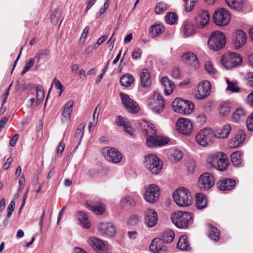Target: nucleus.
Returning <instances> with one entry per match:
<instances>
[{"mask_svg":"<svg viewBox=\"0 0 253 253\" xmlns=\"http://www.w3.org/2000/svg\"><path fill=\"white\" fill-rule=\"evenodd\" d=\"M116 123L118 126H122L124 127L126 126H127L130 122L126 118L119 115L116 120Z\"/></svg>","mask_w":253,"mask_h":253,"instance_id":"603ef678","label":"nucleus"},{"mask_svg":"<svg viewBox=\"0 0 253 253\" xmlns=\"http://www.w3.org/2000/svg\"><path fill=\"white\" fill-rule=\"evenodd\" d=\"M139 129L144 134L148 135L156 134L157 130L154 125L146 121L142 120L139 123Z\"/></svg>","mask_w":253,"mask_h":253,"instance_id":"4be33fe9","label":"nucleus"},{"mask_svg":"<svg viewBox=\"0 0 253 253\" xmlns=\"http://www.w3.org/2000/svg\"><path fill=\"white\" fill-rule=\"evenodd\" d=\"M231 130V126L229 124L224 125L221 128L216 130L214 134L215 137L224 139L228 136Z\"/></svg>","mask_w":253,"mask_h":253,"instance_id":"2f4dec72","label":"nucleus"},{"mask_svg":"<svg viewBox=\"0 0 253 253\" xmlns=\"http://www.w3.org/2000/svg\"><path fill=\"white\" fill-rule=\"evenodd\" d=\"M215 135L210 128H204L199 131L195 137L196 143L204 147L211 146L213 142Z\"/></svg>","mask_w":253,"mask_h":253,"instance_id":"f03ea898","label":"nucleus"},{"mask_svg":"<svg viewBox=\"0 0 253 253\" xmlns=\"http://www.w3.org/2000/svg\"><path fill=\"white\" fill-rule=\"evenodd\" d=\"M185 9L187 11H190L194 7L197 0H184Z\"/></svg>","mask_w":253,"mask_h":253,"instance_id":"e2e57ef3","label":"nucleus"},{"mask_svg":"<svg viewBox=\"0 0 253 253\" xmlns=\"http://www.w3.org/2000/svg\"><path fill=\"white\" fill-rule=\"evenodd\" d=\"M134 78L130 74H126L120 78V84L124 86H129L133 83Z\"/></svg>","mask_w":253,"mask_h":253,"instance_id":"a18cd8bd","label":"nucleus"},{"mask_svg":"<svg viewBox=\"0 0 253 253\" xmlns=\"http://www.w3.org/2000/svg\"><path fill=\"white\" fill-rule=\"evenodd\" d=\"M225 81L227 84V86L226 89L227 91H230L231 92H239L240 88L237 85L236 82L230 81L228 78H226Z\"/></svg>","mask_w":253,"mask_h":253,"instance_id":"49530a36","label":"nucleus"},{"mask_svg":"<svg viewBox=\"0 0 253 253\" xmlns=\"http://www.w3.org/2000/svg\"><path fill=\"white\" fill-rule=\"evenodd\" d=\"M85 205L88 209L97 214H102L105 210L104 205L101 204H95L87 201Z\"/></svg>","mask_w":253,"mask_h":253,"instance_id":"c756f323","label":"nucleus"},{"mask_svg":"<svg viewBox=\"0 0 253 253\" xmlns=\"http://www.w3.org/2000/svg\"><path fill=\"white\" fill-rule=\"evenodd\" d=\"M169 5L164 2H159L155 7V12L157 14H162L163 12L166 11Z\"/></svg>","mask_w":253,"mask_h":253,"instance_id":"09e8293b","label":"nucleus"},{"mask_svg":"<svg viewBox=\"0 0 253 253\" xmlns=\"http://www.w3.org/2000/svg\"><path fill=\"white\" fill-rule=\"evenodd\" d=\"M169 141V139L167 137L158 136L155 134L147 137L146 144L149 147L162 146L167 144Z\"/></svg>","mask_w":253,"mask_h":253,"instance_id":"6ab92c4d","label":"nucleus"},{"mask_svg":"<svg viewBox=\"0 0 253 253\" xmlns=\"http://www.w3.org/2000/svg\"><path fill=\"white\" fill-rule=\"evenodd\" d=\"M15 207V202L14 200H12L7 208V215L6 217L9 218L11 217L12 213H13Z\"/></svg>","mask_w":253,"mask_h":253,"instance_id":"052dcab7","label":"nucleus"},{"mask_svg":"<svg viewBox=\"0 0 253 253\" xmlns=\"http://www.w3.org/2000/svg\"><path fill=\"white\" fill-rule=\"evenodd\" d=\"M209 236L212 240L217 241L220 236V231L216 227L209 225Z\"/></svg>","mask_w":253,"mask_h":253,"instance_id":"a19ab883","label":"nucleus"},{"mask_svg":"<svg viewBox=\"0 0 253 253\" xmlns=\"http://www.w3.org/2000/svg\"><path fill=\"white\" fill-rule=\"evenodd\" d=\"M196 207L198 209L202 210L207 206V199L206 196L202 193H197L196 195Z\"/></svg>","mask_w":253,"mask_h":253,"instance_id":"4c0bfd02","label":"nucleus"},{"mask_svg":"<svg viewBox=\"0 0 253 253\" xmlns=\"http://www.w3.org/2000/svg\"><path fill=\"white\" fill-rule=\"evenodd\" d=\"M183 154L179 150H174L169 157L171 161L176 162L180 161L182 158Z\"/></svg>","mask_w":253,"mask_h":253,"instance_id":"8fccbe9b","label":"nucleus"},{"mask_svg":"<svg viewBox=\"0 0 253 253\" xmlns=\"http://www.w3.org/2000/svg\"><path fill=\"white\" fill-rule=\"evenodd\" d=\"M142 51L139 48H136L134 49L132 53V57L136 59L140 58L141 56Z\"/></svg>","mask_w":253,"mask_h":253,"instance_id":"338daca9","label":"nucleus"},{"mask_svg":"<svg viewBox=\"0 0 253 253\" xmlns=\"http://www.w3.org/2000/svg\"><path fill=\"white\" fill-rule=\"evenodd\" d=\"M97 229L100 234L107 237H113L116 232L113 224L109 222L100 223L97 226Z\"/></svg>","mask_w":253,"mask_h":253,"instance_id":"aec40b11","label":"nucleus"},{"mask_svg":"<svg viewBox=\"0 0 253 253\" xmlns=\"http://www.w3.org/2000/svg\"><path fill=\"white\" fill-rule=\"evenodd\" d=\"M205 67L206 71L211 74H215L217 73V70L214 67L212 63L210 61H207L205 64Z\"/></svg>","mask_w":253,"mask_h":253,"instance_id":"13d9d810","label":"nucleus"},{"mask_svg":"<svg viewBox=\"0 0 253 253\" xmlns=\"http://www.w3.org/2000/svg\"><path fill=\"white\" fill-rule=\"evenodd\" d=\"M234 180L230 178H224L217 183L218 189L221 191H230L233 189L236 185Z\"/></svg>","mask_w":253,"mask_h":253,"instance_id":"393cba45","label":"nucleus"},{"mask_svg":"<svg viewBox=\"0 0 253 253\" xmlns=\"http://www.w3.org/2000/svg\"><path fill=\"white\" fill-rule=\"evenodd\" d=\"M149 249L153 253H167L168 252L167 246L159 238H156L152 241Z\"/></svg>","mask_w":253,"mask_h":253,"instance_id":"a211bd4d","label":"nucleus"},{"mask_svg":"<svg viewBox=\"0 0 253 253\" xmlns=\"http://www.w3.org/2000/svg\"><path fill=\"white\" fill-rule=\"evenodd\" d=\"M84 125L83 124L80 125L76 131L75 136L78 137L79 136V141L78 143V145H79L81 143V142L83 138L84 134Z\"/></svg>","mask_w":253,"mask_h":253,"instance_id":"5fc2aeb1","label":"nucleus"},{"mask_svg":"<svg viewBox=\"0 0 253 253\" xmlns=\"http://www.w3.org/2000/svg\"><path fill=\"white\" fill-rule=\"evenodd\" d=\"M177 19L176 14L173 12H169L165 16V20L166 22L170 25L174 24Z\"/></svg>","mask_w":253,"mask_h":253,"instance_id":"864d4df0","label":"nucleus"},{"mask_svg":"<svg viewBox=\"0 0 253 253\" xmlns=\"http://www.w3.org/2000/svg\"><path fill=\"white\" fill-rule=\"evenodd\" d=\"M226 4L231 8L240 10L241 9L243 4L244 0H225Z\"/></svg>","mask_w":253,"mask_h":253,"instance_id":"79ce46f5","label":"nucleus"},{"mask_svg":"<svg viewBox=\"0 0 253 253\" xmlns=\"http://www.w3.org/2000/svg\"><path fill=\"white\" fill-rule=\"evenodd\" d=\"M176 129L178 131L183 135L190 134L193 129V123L188 119L180 118L176 123Z\"/></svg>","mask_w":253,"mask_h":253,"instance_id":"9b49d317","label":"nucleus"},{"mask_svg":"<svg viewBox=\"0 0 253 253\" xmlns=\"http://www.w3.org/2000/svg\"><path fill=\"white\" fill-rule=\"evenodd\" d=\"M177 248L182 251L190 250V247L186 235H182L179 238Z\"/></svg>","mask_w":253,"mask_h":253,"instance_id":"ea45409f","label":"nucleus"},{"mask_svg":"<svg viewBox=\"0 0 253 253\" xmlns=\"http://www.w3.org/2000/svg\"><path fill=\"white\" fill-rule=\"evenodd\" d=\"M211 85L208 81H203L197 85V90L194 94L198 100H202L207 98L211 92Z\"/></svg>","mask_w":253,"mask_h":253,"instance_id":"9d476101","label":"nucleus"},{"mask_svg":"<svg viewBox=\"0 0 253 253\" xmlns=\"http://www.w3.org/2000/svg\"><path fill=\"white\" fill-rule=\"evenodd\" d=\"M160 191L159 187L155 184H149L145 187L143 198L147 202L153 204L159 199Z\"/></svg>","mask_w":253,"mask_h":253,"instance_id":"6e6552de","label":"nucleus"},{"mask_svg":"<svg viewBox=\"0 0 253 253\" xmlns=\"http://www.w3.org/2000/svg\"><path fill=\"white\" fill-rule=\"evenodd\" d=\"M226 43V38L223 33L219 31L212 32L208 44L209 47L213 50L218 51L222 48Z\"/></svg>","mask_w":253,"mask_h":253,"instance_id":"39448f33","label":"nucleus"},{"mask_svg":"<svg viewBox=\"0 0 253 253\" xmlns=\"http://www.w3.org/2000/svg\"><path fill=\"white\" fill-rule=\"evenodd\" d=\"M219 154L216 169L223 171L227 169L229 165V160L227 156L223 152H219Z\"/></svg>","mask_w":253,"mask_h":253,"instance_id":"cd10ccee","label":"nucleus"},{"mask_svg":"<svg viewBox=\"0 0 253 253\" xmlns=\"http://www.w3.org/2000/svg\"><path fill=\"white\" fill-rule=\"evenodd\" d=\"M140 79L141 84L143 87H149L151 84L152 81L148 69H143L142 70L140 74Z\"/></svg>","mask_w":253,"mask_h":253,"instance_id":"f704fd0d","label":"nucleus"},{"mask_svg":"<svg viewBox=\"0 0 253 253\" xmlns=\"http://www.w3.org/2000/svg\"><path fill=\"white\" fill-rule=\"evenodd\" d=\"M246 138V134L243 130H239L237 134L233 137L229 142L230 147L236 148L240 146L244 142Z\"/></svg>","mask_w":253,"mask_h":253,"instance_id":"bb28decb","label":"nucleus"},{"mask_svg":"<svg viewBox=\"0 0 253 253\" xmlns=\"http://www.w3.org/2000/svg\"><path fill=\"white\" fill-rule=\"evenodd\" d=\"M164 31V27L161 24H155L152 25L149 30V35L152 38L158 36Z\"/></svg>","mask_w":253,"mask_h":253,"instance_id":"72a5a7b5","label":"nucleus"},{"mask_svg":"<svg viewBox=\"0 0 253 253\" xmlns=\"http://www.w3.org/2000/svg\"><path fill=\"white\" fill-rule=\"evenodd\" d=\"M182 60L186 64L197 68L199 67V62L196 55L193 52H188L182 56Z\"/></svg>","mask_w":253,"mask_h":253,"instance_id":"a878e982","label":"nucleus"},{"mask_svg":"<svg viewBox=\"0 0 253 253\" xmlns=\"http://www.w3.org/2000/svg\"><path fill=\"white\" fill-rule=\"evenodd\" d=\"M74 104V101L71 100L64 105L61 118L62 122H67L70 120Z\"/></svg>","mask_w":253,"mask_h":253,"instance_id":"5701e85b","label":"nucleus"},{"mask_svg":"<svg viewBox=\"0 0 253 253\" xmlns=\"http://www.w3.org/2000/svg\"><path fill=\"white\" fill-rule=\"evenodd\" d=\"M122 204H127L131 207H134L136 205V202L133 198L130 195H127L122 198L120 201Z\"/></svg>","mask_w":253,"mask_h":253,"instance_id":"3c124183","label":"nucleus"},{"mask_svg":"<svg viewBox=\"0 0 253 253\" xmlns=\"http://www.w3.org/2000/svg\"><path fill=\"white\" fill-rule=\"evenodd\" d=\"M176 205L180 207H187L193 203V197L190 192L184 187H180L175 191L172 195Z\"/></svg>","mask_w":253,"mask_h":253,"instance_id":"f257e3e1","label":"nucleus"},{"mask_svg":"<svg viewBox=\"0 0 253 253\" xmlns=\"http://www.w3.org/2000/svg\"><path fill=\"white\" fill-rule=\"evenodd\" d=\"M61 16L60 12L57 10H55L50 15L51 22L53 25H56L58 22Z\"/></svg>","mask_w":253,"mask_h":253,"instance_id":"4d7b16f0","label":"nucleus"},{"mask_svg":"<svg viewBox=\"0 0 253 253\" xmlns=\"http://www.w3.org/2000/svg\"><path fill=\"white\" fill-rule=\"evenodd\" d=\"M35 59L34 58L33 59H29L26 61L24 68L21 73L22 75H23L25 73H26L34 66L35 63Z\"/></svg>","mask_w":253,"mask_h":253,"instance_id":"bf43d9fd","label":"nucleus"},{"mask_svg":"<svg viewBox=\"0 0 253 253\" xmlns=\"http://www.w3.org/2000/svg\"><path fill=\"white\" fill-rule=\"evenodd\" d=\"M145 223L149 227L155 226L158 222L157 212L153 209H148L145 213Z\"/></svg>","mask_w":253,"mask_h":253,"instance_id":"412c9836","label":"nucleus"},{"mask_svg":"<svg viewBox=\"0 0 253 253\" xmlns=\"http://www.w3.org/2000/svg\"><path fill=\"white\" fill-rule=\"evenodd\" d=\"M174 238V233L173 231L171 230H168L165 231L160 239L164 241V243H170L172 242Z\"/></svg>","mask_w":253,"mask_h":253,"instance_id":"37998d69","label":"nucleus"},{"mask_svg":"<svg viewBox=\"0 0 253 253\" xmlns=\"http://www.w3.org/2000/svg\"><path fill=\"white\" fill-rule=\"evenodd\" d=\"M146 169L152 174H157L162 170L163 164L159 157L154 154H149L145 157L144 162Z\"/></svg>","mask_w":253,"mask_h":253,"instance_id":"7ed1b4c3","label":"nucleus"},{"mask_svg":"<svg viewBox=\"0 0 253 253\" xmlns=\"http://www.w3.org/2000/svg\"><path fill=\"white\" fill-rule=\"evenodd\" d=\"M213 19L215 25L225 26L229 23L231 16L228 10L224 8H219L214 11Z\"/></svg>","mask_w":253,"mask_h":253,"instance_id":"1a4fd4ad","label":"nucleus"},{"mask_svg":"<svg viewBox=\"0 0 253 253\" xmlns=\"http://www.w3.org/2000/svg\"><path fill=\"white\" fill-rule=\"evenodd\" d=\"M120 95L122 104L128 112L134 114L139 111V107L137 103L130 98L127 94L121 92Z\"/></svg>","mask_w":253,"mask_h":253,"instance_id":"ddd939ff","label":"nucleus"},{"mask_svg":"<svg viewBox=\"0 0 253 253\" xmlns=\"http://www.w3.org/2000/svg\"><path fill=\"white\" fill-rule=\"evenodd\" d=\"M183 32L185 37L193 35L195 33V26L189 21H185L183 24Z\"/></svg>","mask_w":253,"mask_h":253,"instance_id":"473e14b6","label":"nucleus"},{"mask_svg":"<svg viewBox=\"0 0 253 253\" xmlns=\"http://www.w3.org/2000/svg\"><path fill=\"white\" fill-rule=\"evenodd\" d=\"M246 115V111L242 108H238L233 112L232 120L235 123H239L243 121Z\"/></svg>","mask_w":253,"mask_h":253,"instance_id":"58836bf2","label":"nucleus"},{"mask_svg":"<svg viewBox=\"0 0 253 253\" xmlns=\"http://www.w3.org/2000/svg\"><path fill=\"white\" fill-rule=\"evenodd\" d=\"M221 64L227 69H232L240 66L242 62L241 56L234 52H228L223 55L220 59Z\"/></svg>","mask_w":253,"mask_h":253,"instance_id":"0eeeda50","label":"nucleus"},{"mask_svg":"<svg viewBox=\"0 0 253 253\" xmlns=\"http://www.w3.org/2000/svg\"><path fill=\"white\" fill-rule=\"evenodd\" d=\"M219 152L209 155L207 158V166L209 169H216Z\"/></svg>","mask_w":253,"mask_h":253,"instance_id":"c9c22d12","label":"nucleus"},{"mask_svg":"<svg viewBox=\"0 0 253 253\" xmlns=\"http://www.w3.org/2000/svg\"><path fill=\"white\" fill-rule=\"evenodd\" d=\"M247 35L241 30L235 31L232 40L234 48L236 49L242 48L246 43Z\"/></svg>","mask_w":253,"mask_h":253,"instance_id":"dca6fc26","label":"nucleus"},{"mask_svg":"<svg viewBox=\"0 0 253 253\" xmlns=\"http://www.w3.org/2000/svg\"><path fill=\"white\" fill-rule=\"evenodd\" d=\"M106 160L114 164H118L122 159V155L115 148L106 147L102 152Z\"/></svg>","mask_w":253,"mask_h":253,"instance_id":"f8f14e48","label":"nucleus"},{"mask_svg":"<svg viewBox=\"0 0 253 253\" xmlns=\"http://www.w3.org/2000/svg\"><path fill=\"white\" fill-rule=\"evenodd\" d=\"M53 85H54L55 87L57 89H59L60 90V94H61L62 92H63L64 87H63V85L61 84V82L59 80H58L56 78H54V79L52 81L51 86H52ZM51 87H51L49 88V92L50 91V90L51 89Z\"/></svg>","mask_w":253,"mask_h":253,"instance_id":"0e129e2a","label":"nucleus"},{"mask_svg":"<svg viewBox=\"0 0 253 253\" xmlns=\"http://www.w3.org/2000/svg\"><path fill=\"white\" fill-rule=\"evenodd\" d=\"M161 83L164 87L165 94L166 95L170 94L175 87L173 83L167 77H163L161 80Z\"/></svg>","mask_w":253,"mask_h":253,"instance_id":"7c9ffc66","label":"nucleus"},{"mask_svg":"<svg viewBox=\"0 0 253 253\" xmlns=\"http://www.w3.org/2000/svg\"><path fill=\"white\" fill-rule=\"evenodd\" d=\"M171 107L175 112L181 114L188 115L192 113L194 106L189 101L177 98L172 102Z\"/></svg>","mask_w":253,"mask_h":253,"instance_id":"423d86ee","label":"nucleus"},{"mask_svg":"<svg viewBox=\"0 0 253 253\" xmlns=\"http://www.w3.org/2000/svg\"><path fill=\"white\" fill-rule=\"evenodd\" d=\"M196 121L200 124H204L206 121V116L203 113H201L196 116Z\"/></svg>","mask_w":253,"mask_h":253,"instance_id":"774afa93","label":"nucleus"},{"mask_svg":"<svg viewBox=\"0 0 253 253\" xmlns=\"http://www.w3.org/2000/svg\"><path fill=\"white\" fill-rule=\"evenodd\" d=\"M76 217L78 219L82 226L86 229L90 227V223L88 220L87 214L82 211H77L75 213Z\"/></svg>","mask_w":253,"mask_h":253,"instance_id":"c85d7f7f","label":"nucleus"},{"mask_svg":"<svg viewBox=\"0 0 253 253\" xmlns=\"http://www.w3.org/2000/svg\"><path fill=\"white\" fill-rule=\"evenodd\" d=\"M231 104L228 101H222L220 103L218 108V111L220 115L224 116L228 114L231 110Z\"/></svg>","mask_w":253,"mask_h":253,"instance_id":"e433bc0d","label":"nucleus"},{"mask_svg":"<svg viewBox=\"0 0 253 253\" xmlns=\"http://www.w3.org/2000/svg\"><path fill=\"white\" fill-rule=\"evenodd\" d=\"M192 215L190 212L178 211L171 215L172 223L179 228H185L191 223Z\"/></svg>","mask_w":253,"mask_h":253,"instance_id":"20e7f679","label":"nucleus"},{"mask_svg":"<svg viewBox=\"0 0 253 253\" xmlns=\"http://www.w3.org/2000/svg\"><path fill=\"white\" fill-rule=\"evenodd\" d=\"M148 103L153 110L156 113L162 112L165 107L164 100L162 96L157 93H155L150 98Z\"/></svg>","mask_w":253,"mask_h":253,"instance_id":"4468645a","label":"nucleus"},{"mask_svg":"<svg viewBox=\"0 0 253 253\" xmlns=\"http://www.w3.org/2000/svg\"><path fill=\"white\" fill-rule=\"evenodd\" d=\"M210 15L206 10L200 13L195 18V22L198 27L203 28L207 26L210 21Z\"/></svg>","mask_w":253,"mask_h":253,"instance_id":"b1692460","label":"nucleus"},{"mask_svg":"<svg viewBox=\"0 0 253 253\" xmlns=\"http://www.w3.org/2000/svg\"><path fill=\"white\" fill-rule=\"evenodd\" d=\"M139 222V217L137 215H132L127 219V224L130 226H135Z\"/></svg>","mask_w":253,"mask_h":253,"instance_id":"680f3d73","label":"nucleus"},{"mask_svg":"<svg viewBox=\"0 0 253 253\" xmlns=\"http://www.w3.org/2000/svg\"><path fill=\"white\" fill-rule=\"evenodd\" d=\"M36 91L37 94V100L35 104L39 105L42 101L44 97V91L41 85H38L36 88Z\"/></svg>","mask_w":253,"mask_h":253,"instance_id":"de8ad7c7","label":"nucleus"},{"mask_svg":"<svg viewBox=\"0 0 253 253\" xmlns=\"http://www.w3.org/2000/svg\"><path fill=\"white\" fill-rule=\"evenodd\" d=\"M87 243L95 251L99 253L109 250L107 243L95 237L89 238L87 240Z\"/></svg>","mask_w":253,"mask_h":253,"instance_id":"2eb2a0df","label":"nucleus"},{"mask_svg":"<svg viewBox=\"0 0 253 253\" xmlns=\"http://www.w3.org/2000/svg\"><path fill=\"white\" fill-rule=\"evenodd\" d=\"M214 183L213 175L208 172L203 173L199 179V184L201 189L208 190L213 186Z\"/></svg>","mask_w":253,"mask_h":253,"instance_id":"f3484780","label":"nucleus"},{"mask_svg":"<svg viewBox=\"0 0 253 253\" xmlns=\"http://www.w3.org/2000/svg\"><path fill=\"white\" fill-rule=\"evenodd\" d=\"M49 54V51L48 49L39 50L35 56V59L39 61L41 59L45 58Z\"/></svg>","mask_w":253,"mask_h":253,"instance_id":"6e6d98bb","label":"nucleus"},{"mask_svg":"<svg viewBox=\"0 0 253 253\" xmlns=\"http://www.w3.org/2000/svg\"><path fill=\"white\" fill-rule=\"evenodd\" d=\"M246 125L249 131H253V113L248 117Z\"/></svg>","mask_w":253,"mask_h":253,"instance_id":"69168bd1","label":"nucleus"},{"mask_svg":"<svg viewBox=\"0 0 253 253\" xmlns=\"http://www.w3.org/2000/svg\"><path fill=\"white\" fill-rule=\"evenodd\" d=\"M242 154L240 151L233 153L231 155V160L235 167H239L242 163Z\"/></svg>","mask_w":253,"mask_h":253,"instance_id":"c03bdc74","label":"nucleus"}]
</instances>
